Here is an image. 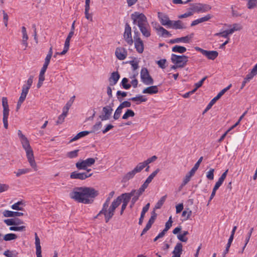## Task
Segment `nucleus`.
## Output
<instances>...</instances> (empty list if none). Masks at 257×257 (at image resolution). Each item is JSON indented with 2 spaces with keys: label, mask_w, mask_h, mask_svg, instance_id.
I'll return each mask as SVG.
<instances>
[{
  "label": "nucleus",
  "mask_w": 257,
  "mask_h": 257,
  "mask_svg": "<svg viewBox=\"0 0 257 257\" xmlns=\"http://www.w3.org/2000/svg\"><path fill=\"white\" fill-rule=\"evenodd\" d=\"M98 195V191L93 188L87 187H76L70 193V197L79 203H92L93 198Z\"/></svg>",
  "instance_id": "nucleus-1"
},
{
  "label": "nucleus",
  "mask_w": 257,
  "mask_h": 257,
  "mask_svg": "<svg viewBox=\"0 0 257 257\" xmlns=\"http://www.w3.org/2000/svg\"><path fill=\"white\" fill-rule=\"evenodd\" d=\"M131 18L133 21V24L139 27L144 36L148 38L151 36V27L144 14L135 12L131 15Z\"/></svg>",
  "instance_id": "nucleus-2"
},
{
  "label": "nucleus",
  "mask_w": 257,
  "mask_h": 257,
  "mask_svg": "<svg viewBox=\"0 0 257 257\" xmlns=\"http://www.w3.org/2000/svg\"><path fill=\"white\" fill-rule=\"evenodd\" d=\"M132 193H124L118 196L116 199L113 200V201L111 203V210L109 211V214L114 215L115 210L116 208L120 204L121 202H122V204L121 205V207L122 209H125L128 202H130L131 197H132Z\"/></svg>",
  "instance_id": "nucleus-3"
},
{
  "label": "nucleus",
  "mask_w": 257,
  "mask_h": 257,
  "mask_svg": "<svg viewBox=\"0 0 257 257\" xmlns=\"http://www.w3.org/2000/svg\"><path fill=\"white\" fill-rule=\"evenodd\" d=\"M21 143L22 144L23 148L26 151V156L31 166L35 171H36L37 170V165L34 159L33 151L32 150L31 147L30 146L28 139L26 138L24 140H21Z\"/></svg>",
  "instance_id": "nucleus-4"
},
{
  "label": "nucleus",
  "mask_w": 257,
  "mask_h": 257,
  "mask_svg": "<svg viewBox=\"0 0 257 257\" xmlns=\"http://www.w3.org/2000/svg\"><path fill=\"white\" fill-rule=\"evenodd\" d=\"M110 197H108L106 200H105V202L103 204L102 208V209L99 211V212L94 217V219L98 218L99 217H101L102 215H103L105 217V221L106 223H107L109 220L112 217L113 215H109V211L111 210V205L109 206V202L110 200Z\"/></svg>",
  "instance_id": "nucleus-5"
},
{
  "label": "nucleus",
  "mask_w": 257,
  "mask_h": 257,
  "mask_svg": "<svg viewBox=\"0 0 257 257\" xmlns=\"http://www.w3.org/2000/svg\"><path fill=\"white\" fill-rule=\"evenodd\" d=\"M134 36V42L135 47L138 53L141 54L144 50V44L143 40L141 39L140 33L137 30L136 27H133Z\"/></svg>",
  "instance_id": "nucleus-6"
},
{
  "label": "nucleus",
  "mask_w": 257,
  "mask_h": 257,
  "mask_svg": "<svg viewBox=\"0 0 257 257\" xmlns=\"http://www.w3.org/2000/svg\"><path fill=\"white\" fill-rule=\"evenodd\" d=\"M171 60L173 64H177L180 68H183L187 64L188 57L185 55H177L172 54Z\"/></svg>",
  "instance_id": "nucleus-7"
},
{
  "label": "nucleus",
  "mask_w": 257,
  "mask_h": 257,
  "mask_svg": "<svg viewBox=\"0 0 257 257\" xmlns=\"http://www.w3.org/2000/svg\"><path fill=\"white\" fill-rule=\"evenodd\" d=\"M2 105L3 107V121L4 127L6 129L8 127V117L9 115V108L7 97L2 98Z\"/></svg>",
  "instance_id": "nucleus-8"
},
{
  "label": "nucleus",
  "mask_w": 257,
  "mask_h": 257,
  "mask_svg": "<svg viewBox=\"0 0 257 257\" xmlns=\"http://www.w3.org/2000/svg\"><path fill=\"white\" fill-rule=\"evenodd\" d=\"M202 160L203 157H201L199 159L198 161L196 163V164L194 165V167L191 169L189 172L185 176V178L183 179L181 186H184L186 185L190 181L191 177L194 175L195 172L198 169L200 163L202 161Z\"/></svg>",
  "instance_id": "nucleus-9"
},
{
  "label": "nucleus",
  "mask_w": 257,
  "mask_h": 257,
  "mask_svg": "<svg viewBox=\"0 0 257 257\" xmlns=\"http://www.w3.org/2000/svg\"><path fill=\"white\" fill-rule=\"evenodd\" d=\"M95 162L94 158H90L85 160H82L76 163V167L78 170H86L88 167H90Z\"/></svg>",
  "instance_id": "nucleus-10"
},
{
  "label": "nucleus",
  "mask_w": 257,
  "mask_h": 257,
  "mask_svg": "<svg viewBox=\"0 0 257 257\" xmlns=\"http://www.w3.org/2000/svg\"><path fill=\"white\" fill-rule=\"evenodd\" d=\"M231 86V84H230L227 87L221 90L218 93V94L210 101L206 108L204 109L203 113L204 114L208 111L211 108L212 105L216 102V101L218 100L230 88Z\"/></svg>",
  "instance_id": "nucleus-11"
},
{
  "label": "nucleus",
  "mask_w": 257,
  "mask_h": 257,
  "mask_svg": "<svg viewBox=\"0 0 257 257\" xmlns=\"http://www.w3.org/2000/svg\"><path fill=\"white\" fill-rule=\"evenodd\" d=\"M141 78L142 82L146 85H150L154 83V80L149 74L146 68H143L141 72Z\"/></svg>",
  "instance_id": "nucleus-12"
},
{
  "label": "nucleus",
  "mask_w": 257,
  "mask_h": 257,
  "mask_svg": "<svg viewBox=\"0 0 257 257\" xmlns=\"http://www.w3.org/2000/svg\"><path fill=\"white\" fill-rule=\"evenodd\" d=\"M91 169H89L85 172L79 173L77 171H74L71 173L70 177L72 179H79L83 180L92 175V173H89Z\"/></svg>",
  "instance_id": "nucleus-13"
},
{
  "label": "nucleus",
  "mask_w": 257,
  "mask_h": 257,
  "mask_svg": "<svg viewBox=\"0 0 257 257\" xmlns=\"http://www.w3.org/2000/svg\"><path fill=\"white\" fill-rule=\"evenodd\" d=\"M195 49L211 60H215L218 56V53L216 51H207L198 47H195Z\"/></svg>",
  "instance_id": "nucleus-14"
},
{
  "label": "nucleus",
  "mask_w": 257,
  "mask_h": 257,
  "mask_svg": "<svg viewBox=\"0 0 257 257\" xmlns=\"http://www.w3.org/2000/svg\"><path fill=\"white\" fill-rule=\"evenodd\" d=\"M123 38L127 44L129 45H132L134 40L132 36V29L128 23L125 25V30L123 34Z\"/></svg>",
  "instance_id": "nucleus-15"
},
{
  "label": "nucleus",
  "mask_w": 257,
  "mask_h": 257,
  "mask_svg": "<svg viewBox=\"0 0 257 257\" xmlns=\"http://www.w3.org/2000/svg\"><path fill=\"white\" fill-rule=\"evenodd\" d=\"M113 109L110 105L104 106L102 108V112L104 114L100 115L99 118L101 120H105L109 119Z\"/></svg>",
  "instance_id": "nucleus-16"
},
{
  "label": "nucleus",
  "mask_w": 257,
  "mask_h": 257,
  "mask_svg": "<svg viewBox=\"0 0 257 257\" xmlns=\"http://www.w3.org/2000/svg\"><path fill=\"white\" fill-rule=\"evenodd\" d=\"M158 18L161 24L163 26H167L168 27L172 25L173 21H171L168 16L161 12L158 13Z\"/></svg>",
  "instance_id": "nucleus-17"
},
{
  "label": "nucleus",
  "mask_w": 257,
  "mask_h": 257,
  "mask_svg": "<svg viewBox=\"0 0 257 257\" xmlns=\"http://www.w3.org/2000/svg\"><path fill=\"white\" fill-rule=\"evenodd\" d=\"M211 9V7L209 5L198 4L194 6L192 10L197 13H204L209 11Z\"/></svg>",
  "instance_id": "nucleus-18"
},
{
  "label": "nucleus",
  "mask_w": 257,
  "mask_h": 257,
  "mask_svg": "<svg viewBox=\"0 0 257 257\" xmlns=\"http://www.w3.org/2000/svg\"><path fill=\"white\" fill-rule=\"evenodd\" d=\"M115 54L118 59L123 60L126 58L127 52L126 50L123 47H118L115 50Z\"/></svg>",
  "instance_id": "nucleus-19"
},
{
  "label": "nucleus",
  "mask_w": 257,
  "mask_h": 257,
  "mask_svg": "<svg viewBox=\"0 0 257 257\" xmlns=\"http://www.w3.org/2000/svg\"><path fill=\"white\" fill-rule=\"evenodd\" d=\"M119 78L120 75L117 71L112 72L108 79L109 85L113 86L116 84Z\"/></svg>",
  "instance_id": "nucleus-20"
},
{
  "label": "nucleus",
  "mask_w": 257,
  "mask_h": 257,
  "mask_svg": "<svg viewBox=\"0 0 257 257\" xmlns=\"http://www.w3.org/2000/svg\"><path fill=\"white\" fill-rule=\"evenodd\" d=\"M183 245L181 243L178 242L173 251L174 255L172 257H181V254L182 252Z\"/></svg>",
  "instance_id": "nucleus-21"
},
{
  "label": "nucleus",
  "mask_w": 257,
  "mask_h": 257,
  "mask_svg": "<svg viewBox=\"0 0 257 257\" xmlns=\"http://www.w3.org/2000/svg\"><path fill=\"white\" fill-rule=\"evenodd\" d=\"M191 37L189 36H186L185 37H182L180 38H177L174 39L170 40L169 43L171 44L177 43L180 42H184L186 43H188L190 42V39Z\"/></svg>",
  "instance_id": "nucleus-22"
},
{
  "label": "nucleus",
  "mask_w": 257,
  "mask_h": 257,
  "mask_svg": "<svg viewBox=\"0 0 257 257\" xmlns=\"http://www.w3.org/2000/svg\"><path fill=\"white\" fill-rule=\"evenodd\" d=\"M22 32L23 34V39L22 44L24 47V49L26 50L27 47H28V43L27 40L28 39V36L27 33L26 28L23 26L22 28Z\"/></svg>",
  "instance_id": "nucleus-23"
},
{
  "label": "nucleus",
  "mask_w": 257,
  "mask_h": 257,
  "mask_svg": "<svg viewBox=\"0 0 257 257\" xmlns=\"http://www.w3.org/2000/svg\"><path fill=\"white\" fill-rule=\"evenodd\" d=\"M156 29L158 31L159 35H160L162 36L170 37L172 36V34H170L169 31L166 30L163 27L160 26L159 25H158L157 27H156Z\"/></svg>",
  "instance_id": "nucleus-24"
},
{
  "label": "nucleus",
  "mask_w": 257,
  "mask_h": 257,
  "mask_svg": "<svg viewBox=\"0 0 257 257\" xmlns=\"http://www.w3.org/2000/svg\"><path fill=\"white\" fill-rule=\"evenodd\" d=\"M35 245L36 248L37 257H42L41 254V247L40 245V240L37 233H35Z\"/></svg>",
  "instance_id": "nucleus-25"
},
{
  "label": "nucleus",
  "mask_w": 257,
  "mask_h": 257,
  "mask_svg": "<svg viewBox=\"0 0 257 257\" xmlns=\"http://www.w3.org/2000/svg\"><path fill=\"white\" fill-rule=\"evenodd\" d=\"M158 92V88L156 85L151 86L144 89L143 91V93H148L149 94H156Z\"/></svg>",
  "instance_id": "nucleus-26"
},
{
  "label": "nucleus",
  "mask_w": 257,
  "mask_h": 257,
  "mask_svg": "<svg viewBox=\"0 0 257 257\" xmlns=\"http://www.w3.org/2000/svg\"><path fill=\"white\" fill-rule=\"evenodd\" d=\"M5 217H14L20 216L24 215L23 213L20 212L12 211L9 210H5L3 212Z\"/></svg>",
  "instance_id": "nucleus-27"
},
{
  "label": "nucleus",
  "mask_w": 257,
  "mask_h": 257,
  "mask_svg": "<svg viewBox=\"0 0 257 257\" xmlns=\"http://www.w3.org/2000/svg\"><path fill=\"white\" fill-rule=\"evenodd\" d=\"M169 28H172L174 29H184L186 27L184 25L182 22L180 20L173 21L172 25Z\"/></svg>",
  "instance_id": "nucleus-28"
},
{
  "label": "nucleus",
  "mask_w": 257,
  "mask_h": 257,
  "mask_svg": "<svg viewBox=\"0 0 257 257\" xmlns=\"http://www.w3.org/2000/svg\"><path fill=\"white\" fill-rule=\"evenodd\" d=\"M90 2H85L84 14L86 19L92 22L93 21L92 15L89 13L90 10Z\"/></svg>",
  "instance_id": "nucleus-29"
},
{
  "label": "nucleus",
  "mask_w": 257,
  "mask_h": 257,
  "mask_svg": "<svg viewBox=\"0 0 257 257\" xmlns=\"http://www.w3.org/2000/svg\"><path fill=\"white\" fill-rule=\"evenodd\" d=\"M149 183H146L145 181L143 184L141 186V187L138 190H133L130 192L132 193V194H134V193H138L139 195H142L143 193L145 191V189L148 187L149 185Z\"/></svg>",
  "instance_id": "nucleus-30"
},
{
  "label": "nucleus",
  "mask_w": 257,
  "mask_h": 257,
  "mask_svg": "<svg viewBox=\"0 0 257 257\" xmlns=\"http://www.w3.org/2000/svg\"><path fill=\"white\" fill-rule=\"evenodd\" d=\"M150 204L147 203L143 208L142 211L141 216L139 218V224L141 225L143 222V220L145 217V213L148 211L150 207Z\"/></svg>",
  "instance_id": "nucleus-31"
},
{
  "label": "nucleus",
  "mask_w": 257,
  "mask_h": 257,
  "mask_svg": "<svg viewBox=\"0 0 257 257\" xmlns=\"http://www.w3.org/2000/svg\"><path fill=\"white\" fill-rule=\"evenodd\" d=\"M91 133V132H90V131H82V132H79V133H78L77 134L76 136H75L73 138H72L70 141V143H71V142H73L74 141H76L77 140L82 138V137H83L84 136H86L87 135H88V134Z\"/></svg>",
  "instance_id": "nucleus-32"
},
{
  "label": "nucleus",
  "mask_w": 257,
  "mask_h": 257,
  "mask_svg": "<svg viewBox=\"0 0 257 257\" xmlns=\"http://www.w3.org/2000/svg\"><path fill=\"white\" fill-rule=\"evenodd\" d=\"M136 174L137 173L134 169L132 171L128 172L123 176L122 178L123 181L125 182L130 179H132Z\"/></svg>",
  "instance_id": "nucleus-33"
},
{
  "label": "nucleus",
  "mask_w": 257,
  "mask_h": 257,
  "mask_svg": "<svg viewBox=\"0 0 257 257\" xmlns=\"http://www.w3.org/2000/svg\"><path fill=\"white\" fill-rule=\"evenodd\" d=\"M130 100L137 101V104H139L141 102H146L147 98H145L143 95H139L129 99Z\"/></svg>",
  "instance_id": "nucleus-34"
},
{
  "label": "nucleus",
  "mask_w": 257,
  "mask_h": 257,
  "mask_svg": "<svg viewBox=\"0 0 257 257\" xmlns=\"http://www.w3.org/2000/svg\"><path fill=\"white\" fill-rule=\"evenodd\" d=\"M172 51L174 52L184 53L186 51V48L183 46L175 45L174 47H173Z\"/></svg>",
  "instance_id": "nucleus-35"
},
{
  "label": "nucleus",
  "mask_w": 257,
  "mask_h": 257,
  "mask_svg": "<svg viewBox=\"0 0 257 257\" xmlns=\"http://www.w3.org/2000/svg\"><path fill=\"white\" fill-rule=\"evenodd\" d=\"M257 74V70L255 68H253L250 72L248 73L244 79L249 82L253 77Z\"/></svg>",
  "instance_id": "nucleus-36"
},
{
  "label": "nucleus",
  "mask_w": 257,
  "mask_h": 257,
  "mask_svg": "<svg viewBox=\"0 0 257 257\" xmlns=\"http://www.w3.org/2000/svg\"><path fill=\"white\" fill-rule=\"evenodd\" d=\"M167 198V195H165L162 197L161 199L156 204L154 209H158L161 208L162 205L164 204Z\"/></svg>",
  "instance_id": "nucleus-37"
},
{
  "label": "nucleus",
  "mask_w": 257,
  "mask_h": 257,
  "mask_svg": "<svg viewBox=\"0 0 257 257\" xmlns=\"http://www.w3.org/2000/svg\"><path fill=\"white\" fill-rule=\"evenodd\" d=\"M222 184L219 183L218 182H217L215 184V186H214L213 188V190H212V192L211 193V194L210 195V198H209V201H208V205L209 204L210 201L213 199V198L214 197L215 195V193H216V190L219 188V187Z\"/></svg>",
  "instance_id": "nucleus-38"
},
{
  "label": "nucleus",
  "mask_w": 257,
  "mask_h": 257,
  "mask_svg": "<svg viewBox=\"0 0 257 257\" xmlns=\"http://www.w3.org/2000/svg\"><path fill=\"white\" fill-rule=\"evenodd\" d=\"M146 165L144 161L143 162L139 163L136 167L134 169L136 173L141 172L146 167Z\"/></svg>",
  "instance_id": "nucleus-39"
},
{
  "label": "nucleus",
  "mask_w": 257,
  "mask_h": 257,
  "mask_svg": "<svg viewBox=\"0 0 257 257\" xmlns=\"http://www.w3.org/2000/svg\"><path fill=\"white\" fill-rule=\"evenodd\" d=\"M74 98H75V96H73L70 99V100L67 102L66 105L63 107V110H64L65 112L68 113L70 107H71L72 103H73Z\"/></svg>",
  "instance_id": "nucleus-40"
},
{
  "label": "nucleus",
  "mask_w": 257,
  "mask_h": 257,
  "mask_svg": "<svg viewBox=\"0 0 257 257\" xmlns=\"http://www.w3.org/2000/svg\"><path fill=\"white\" fill-rule=\"evenodd\" d=\"M17 235L14 233H8L4 236L3 239L5 241H11L17 238Z\"/></svg>",
  "instance_id": "nucleus-41"
},
{
  "label": "nucleus",
  "mask_w": 257,
  "mask_h": 257,
  "mask_svg": "<svg viewBox=\"0 0 257 257\" xmlns=\"http://www.w3.org/2000/svg\"><path fill=\"white\" fill-rule=\"evenodd\" d=\"M159 171L160 169L158 168L155 171H154L151 174H150L145 181L146 183L150 184Z\"/></svg>",
  "instance_id": "nucleus-42"
},
{
  "label": "nucleus",
  "mask_w": 257,
  "mask_h": 257,
  "mask_svg": "<svg viewBox=\"0 0 257 257\" xmlns=\"http://www.w3.org/2000/svg\"><path fill=\"white\" fill-rule=\"evenodd\" d=\"M135 115V112L132 109H127L125 113L123 115L122 118L127 119L129 117H133Z\"/></svg>",
  "instance_id": "nucleus-43"
},
{
  "label": "nucleus",
  "mask_w": 257,
  "mask_h": 257,
  "mask_svg": "<svg viewBox=\"0 0 257 257\" xmlns=\"http://www.w3.org/2000/svg\"><path fill=\"white\" fill-rule=\"evenodd\" d=\"M67 112L63 110L62 113L60 115L58 118V120L56 121V124H61L64 120L65 118L67 115Z\"/></svg>",
  "instance_id": "nucleus-44"
},
{
  "label": "nucleus",
  "mask_w": 257,
  "mask_h": 257,
  "mask_svg": "<svg viewBox=\"0 0 257 257\" xmlns=\"http://www.w3.org/2000/svg\"><path fill=\"white\" fill-rule=\"evenodd\" d=\"M18 253L15 251L7 250L4 251V255L7 257H16Z\"/></svg>",
  "instance_id": "nucleus-45"
},
{
  "label": "nucleus",
  "mask_w": 257,
  "mask_h": 257,
  "mask_svg": "<svg viewBox=\"0 0 257 257\" xmlns=\"http://www.w3.org/2000/svg\"><path fill=\"white\" fill-rule=\"evenodd\" d=\"M141 196V195H139L138 193H134L133 195H132L133 198L131 200V203L130 205V208H132L135 205V203L137 202V201L139 199V197Z\"/></svg>",
  "instance_id": "nucleus-46"
},
{
  "label": "nucleus",
  "mask_w": 257,
  "mask_h": 257,
  "mask_svg": "<svg viewBox=\"0 0 257 257\" xmlns=\"http://www.w3.org/2000/svg\"><path fill=\"white\" fill-rule=\"evenodd\" d=\"M128 79L126 78H123L122 79L121 84L122 87L125 89H128L131 87V84L127 83Z\"/></svg>",
  "instance_id": "nucleus-47"
},
{
  "label": "nucleus",
  "mask_w": 257,
  "mask_h": 257,
  "mask_svg": "<svg viewBox=\"0 0 257 257\" xmlns=\"http://www.w3.org/2000/svg\"><path fill=\"white\" fill-rule=\"evenodd\" d=\"M122 108L119 105L117 109H116L113 115V118L115 120H117L120 117V114L122 112Z\"/></svg>",
  "instance_id": "nucleus-48"
},
{
  "label": "nucleus",
  "mask_w": 257,
  "mask_h": 257,
  "mask_svg": "<svg viewBox=\"0 0 257 257\" xmlns=\"http://www.w3.org/2000/svg\"><path fill=\"white\" fill-rule=\"evenodd\" d=\"M257 7V0H248L247 8L249 9Z\"/></svg>",
  "instance_id": "nucleus-49"
},
{
  "label": "nucleus",
  "mask_w": 257,
  "mask_h": 257,
  "mask_svg": "<svg viewBox=\"0 0 257 257\" xmlns=\"http://www.w3.org/2000/svg\"><path fill=\"white\" fill-rule=\"evenodd\" d=\"M102 126V123L101 121L97 122L92 126V130L90 131L91 133H94L99 130L101 127Z\"/></svg>",
  "instance_id": "nucleus-50"
},
{
  "label": "nucleus",
  "mask_w": 257,
  "mask_h": 257,
  "mask_svg": "<svg viewBox=\"0 0 257 257\" xmlns=\"http://www.w3.org/2000/svg\"><path fill=\"white\" fill-rule=\"evenodd\" d=\"M116 95L119 101L121 102L122 100V98L120 97L119 96H121L122 97H126L127 95V93L126 92H122L120 90H118L116 92Z\"/></svg>",
  "instance_id": "nucleus-51"
},
{
  "label": "nucleus",
  "mask_w": 257,
  "mask_h": 257,
  "mask_svg": "<svg viewBox=\"0 0 257 257\" xmlns=\"http://www.w3.org/2000/svg\"><path fill=\"white\" fill-rule=\"evenodd\" d=\"M79 150H75L67 153V156L70 158H75L78 156Z\"/></svg>",
  "instance_id": "nucleus-52"
},
{
  "label": "nucleus",
  "mask_w": 257,
  "mask_h": 257,
  "mask_svg": "<svg viewBox=\"0 0 257 257\" xmlns=\"http://www.w3.org/2000/svg\"><path fill=\"white\" fill-rule=\"evenodd\" d=\"M25 226H11L9 229L11 231H23L25 230Z\"/></svg>",
  "instance_id": "nucleus-53"
},
{
  "label": "nucleus",
  "mask_w": 257,
  "mask_h": 257,
  "mask_svg": "<svg viewBox=\"0 0 257 257\" xmlns=\"http://www.w3.org/2000/svg\"><path fill=\"white\" fill-rule=\"evenodd\" d=\"M166 59H162L157 62V64L162 69H165L166 68L165 63H166Z\"/></svg>",
  "instance_id": "nucleus-54"
},
{
  "label": "nucleus",
  "mask_w": 257,
  "mask_h": 257,
  "mask_svg": "<svg viewBox=\"0 0 257 257\" xmlns=\"http://www.w3.org/2000/svg\"><path fill=\"white\" fill-rule=\"evenodd\" d=\"M172 223L173 221L172 219V216H170L168 221L166 223L165 228H164V230L167 231L172 226Z\"/></svg>",
  "instance_id": "nucleus-55"
},
{
  "label": "nucleus",
  "mask_w": 257,
  "mask_h": 257,
  "mask_svg": "<svg viewBox=\"0 0 257 257\" xmlns=\"http://www.w3.org/2000/svg\"><path fill=\"white\" fill-rule=\"evenodd\" d=\"M214 169H210V170L207 173L206 177L210 180L214 179Z\"/></svg>",
  "instance_id": "nucleus-56"
},
{
  "label": "nucleus",
  "mask_w": 257,
  "mask_h": 257,
  "mask_svg": "<svg viewBox=\"0 0 257 257\" xmlns=\"http://www.w3.org/2000/svg\"><path fill=\"white\" fill-rule=\"evenodd\" d=\"M22 204V202L19 201L12 206V208L17 210H22L23 208L20 206V205Z\"/></svg>",
  "instance_id": "nucleus-57"
},
{
  "label": "nucleus",
  "mask_w": 257,
  "mask_h": 257,
  "mask_svg": "<svg viewBox=\"0 0 257 257\" xmlns=\"http://www.w3.org/2000/svg\"><path fill=\"white\" fill-rule=\"evenodd\" d=\"M207 76H205L200 81L195 84V88L194 89H195L196 91L202 85L204 81L207 79Z\"/></svg>",
  "instance_id": "nucleus-58"
},
{
  "label": "nucleus",
  "mask_w": 257,
  "mask_h": 257,
  "mask_svg": "<svg viewBox=\"0 0 257 257\" xmlns=\"http://www.w3.org/2000/svg\"><path fill=\"white\" fill-rule=\"evenodd\" d=\"M235 26H237V24H234L233 25V28H231L230 29H229V30H225V31L226 32H227L228 36L229 34H232L234 31H238V30H240L241 29V27H239L238 28H235Z\"/></svg>",
  "instance_id": "nucleus-59"
},
{
  "label": "nucleus",
  "mask_w": 257,
  "mask_h": 257,
  "mask_svg": "<svg viewBox=\"0 0 257 257\" xmlns=\"http://www.w3.org/2000/svg\"><path fill=\"white\" fill-rule=\"evenodd\" d=\"M157 159V157L156 156H153L151 158L147 159L146 161H144L146 165L147 166L149 164L155 162Z\"/></svg>",
  "instance_id": "nucleus-60"
},
{
  "label": "nucleus",
  "mask_w": 257,
  "mask_h": 257,
  "mask_svg": "<svg viewBox=\"0 0 257 257\" xmlns=\"http://www.w3.org/2000/svg\"><path fill=\"white\" fill-rule=\"evenodd\" d=\"M29 172V169H19L18 172L16 173V176L17 177L20 176L22 174H24L27 173Z\"/></svg>",
  "instance_id": "nucleus-61"
},
{
  "label": "nucleus",
  "mask_w": 257,
  "mask_h": 257,
  "mask_svg": "<svg viewBox=\"0 0 257 257\" xmlns=\"http://www.w3.org/2000/svg\"><path fill=\"white\" fill-rule=\"evenodd\" d=\"M228 172V170H226L220 176V177L219 178L217 182H218L219 183L222 184L223 181H224L226 177L227 173Z\"/></svg>",
  "instance_id": "nucleus-62"
},
{
  "label": "nucleus",
  "mask_w": 257,
  "mask_h": 257,
  "mask_svg": "<svg viewBox=\"0 0 257 257\" xmlns=\"http://www.w3.org/2000/svg\"><path fill=\"white\" fill-rule=\"evenodd\" d=\"M14 219H7L4 220V222L8 226L15 225Z\"/></svg>",
  "instance_id": "nucleus-63"
},
{
  "label": "nucleus",
  "mask_w": 257,
  "mask_h": 257,
  "mask_svg": "<svg viewBox=\"0 0 257 257\" xmlns=\"http://www.w3.org/2000/svg\"><path fill=\"white\" fill-rule=\"evenodd\" d=\"M129 63L132 65L134 70H135L139 68V64L137 61L132 60L129 62Z\"/></svg>",
  "instance_id": "nucleus-64"
}]
</instances>
